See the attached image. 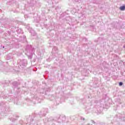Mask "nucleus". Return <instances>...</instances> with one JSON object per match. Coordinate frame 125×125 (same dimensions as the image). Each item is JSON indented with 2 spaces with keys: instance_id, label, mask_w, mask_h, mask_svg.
Returning a JSON list of instances; mask_svg holds the SVG:
<instances>
[{
  "instance_id": "f257e3e1",
  "label": "nucleus",
  "mask_w": 125,
  "mask_h": 125,
  "mask_svg": "<svg viewBox=\"0 0 125 125\" xmlns=\"http://www.w3.org/2000/svg\"><path fill=\"white\" fill-rule=\"evenodd\" d=\"M119 9L120 10H122V11H124V10H125V6H121Z\"/></svg>"
},
{
  "instance_id": "f03ea898",
  "label": "nucleus",
  "mask_w": 125,
  "mask_h": 125,
  "mask_svg": "<svg viewBox=\"0 0 125 125\" xmlns=\"http://www.w3.org/2000/svg\"><path fill=\"white\" fill-rule=\"evenodd\" d=\"M123 84V83H122V82H120L119 83V85H122Z\"/></svg>"
}]
</instances>
